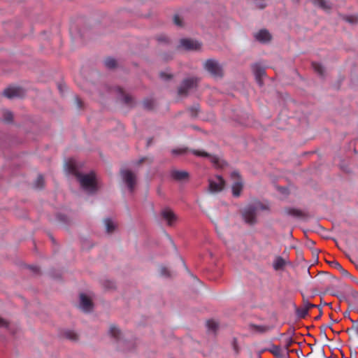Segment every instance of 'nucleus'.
Returning a JSON list of instances; mask_svg holds the SVG:
<instances>
[{
  "label": "nucleus",
  "instance_id": "f257e3e1",
  "mask_svg": "<svg viewBox=\"0 0 358 358\" xmlns=\"http://www.w3.org/2000/svg\"><path fill=\"white\" fill-rule=\"evenodd\" d=\"M66 173L74 177L81 188L88 194H92L98 189V182L94 172L83 173L80 171L78 162L73 159H69L64 165Z\"/></svg>",
  "mask_w": 358,
  "mask_h": 358
},
{
  "label": "nucleus",
  "instance_id": "f03ea898",
  "mask_svg": "<svg viewBox=\"0 0 358 358\" xmlns=\"http://www.w3.org/2000/svg\"><path fill=\"white\" fill-rule=\"evenodd\" d=\"M268 209L269 206L267 203L255 201L242 210V217L246 223L252 225L257 222V217L259 212L268 210Z\"/></svg>",
  "mask_w": 358,
  "mask_h": 358
},
{
  "label": "nucleus",
  "instance_id": "7ed1b4c3",
  "mask_svg": "<svg viewBox=\"0 0 358 358\" xmlns=\"http://www.w3.org/2000/svg\"><path fill=\"white\" fill-rule=\"evenodd\" d=\"M204 69L215 78H220L223 76V67L218 61L214 59H207L203 63Z\"/></svg>",
  "mask_w": 358,
  "mask_h": 358
},
{
  "label": "nucleus",
  "instance_id": "20e7f679",
  "mask_svg": "<svg viewBox=\"0 0 358 358\" xmlns=\"http://www.w3.org/2000/svg\"><path fill=\"white\" fill-rule=\"evenodd\" d=\"M225 186V181L220 176H215L208 180V191L210 193L221 192Z\"/></svg>",
  "mask_w": 358,
  "mask_h": 358
},
{
  "label": "nucleus",
  "instance_id": "39448f33",
  "mask_svg": "<svg viewBox=\"0 0 358 358\" xmlns=\"http://www.w3.org/2000/svg\"><path fill=\"white\" fill-rule=\"evenodd\" d=\"M231 179L234 180L232 184V194L235 197H238L241 195V191L243 187V182L239 173L237 171H233L231 174Z\"/></svg>",
  "mask_w": 358,
  "mask_h": 358
},
{
  "label": "nucleus",
  "instance_id": "423d86ee",
  "mask_svg": "<svg viewBox=\"0 0 358 358\" xmlns=\"http://www.w3.org/2000/svg\"><path fill=\"white\" fill-rule=\"evenodd\" d=\"M121 176L129 190L133 192L136 182V175L131 171L124 169L121 171Z\"/></svg>",
  "mask_w": 358,
  "mask_h": 358
},
{
  "label": "nucleus",
  "instance_id": "0eeeda50",
  "mask_svg": "<svg viewBox=\"0 0 358 358\" xmlns=\"http://www.w3.org/2000/svg\"><path fill=\"white\" fill-rule=\"evenodd\" d=\"M192 153L198 157H207L210 162L216 168H222L225 165V162L217 156H212L204 151L193 150Z\"/></svg>",
  "mask_w": 358,
  "mask_h": 358
},
{
  "label": "nucleus",
  "instance_id": "6e6552de",
  "mask_svg": "<svg viewBox=\"0 0 358 358\" xmlns=\"http://www.w3.org/2000/svg\"><path fill=\"white\" fill-rule=\"evenodd\" d=\"M197 80L195 78H189L183 80L178 88V94L180 95H185L187 92L196 87Z\"/></svg>",
  "mask_w": 358,
  "mask_h": 358
},
{
  "label": "nucleus",
  "instance_id": "1a4fd4ad",
  "mask_svg": "<svg viewBox=\"0 0 358 358\" xmlns=\"http://www.w3.org/2000/svg\"><path fill=\"white\" fill-rule=\"evenodd\" d=\"M161 216L169 226H173L178 220L177 215L170 208L162 209Z\"/></svg>",
  "mask_w": 358,
  "mask_h": 358
},
{
  "label": "nucleus",
  "instance_id": "9d476101",
  "mask_svg": "<svg viewBox=\"0 0 358 358\" xmlns=\"http://www.w3.org/2000/svg\"><path fill=\"white\" fill-rule=\"evenodd\" d=\"M180 45L183 49L187 50H197L201 46L199 41L188 38L181 39Z\"/></svg>",
  "mask_w": 358,
  "mask_h": 358
},
{
  "label": "nucleus",
  "instance_id": "9b49d317",
  "mask_svg": "<svg viewBox=\"0 0 358 358\" xmlns=\"http://www.w3.org/2000/svg\"><path fill=\"white\" fill-rule=\"evenodd\" d=\"M25 92L22 87H12L6 89L3 92L5 96L8 99L22 97L24 95Z\"/></svg>",
  "mask_w": 358,
  "mask_h": 358
},
{
  "label": "nucleus",
  "instance_id": "f8f14e48",
  "mask_svg": "<svg viewBox=\"0 0 358 358\" xmlns=\"http://www.w3.org/2000/svg\"><path fill=\"white\" fill-rule=\"evenodd\" d=\"M80 308L84 312H90L92 310L93 304L92 300L85 294L80 295Z\"/></svg>",
  "mask_w": 358,
  "mask_h": 358
},
{
  "label": "nucleus",
  "instance_id": "ddd939ff",
  "mask_svg": "<svg viewBox=\"0 0 358 358\" xmlns=\"http://www.w3.org/2000/svg\"><path fill=\"white\" fill-rule=\"evenodd\" d=\"M314 307H316V306L313 303H310L308 301H304L303 305L296 309V313L298 317H306L308 313L309 309Z\"/></svg>",
  "mask_w": 358,
  "mask_h": 358
},
{
  "label": "nucleus",
  "instance_id": "4468645a",
  "mask_svg": "<svg viewBox=\"0 0 358 358\" xmlns=\"http://www.w3.org/2000/svg\"><path fill=\"white\" fill-rule=\"evenodd\" d=\"M252 68L257 83L259 86H262L263 85L262 78L265 76L264 69L257 64H254Z\"/></svg>",
  "mask_w": 358,
  "mask_h": 358
},
{
  "label": "nucleus",
  "instance_id": "2eb2a0df",
  "mask_svg": "<svg viewBox=\"0 0 358 358\" xmlns=\"http://www.w3.org/2000/svg\"><path fill=\"white\" fill-rule=\"evenodd\" d=\"M255 37L258 41L262 43H267L271 39V34L266 29H262L257 32Z\"/></svg>",
  "mask_w": 358,
  "mask_h": 358
},
{
  "label": "nucleus",
  "instance_id": "dca6fc26",
  "mask_svg": "<svg viewBox=\"0 0 358 358\" xmlns=\"http://www.w3.org/2000/svg\"><path fill=\"white\" fill-rule=\"evenodd\" d=\"M171 174L174 180L178 181L187 180L189 177V173L185 171L173 170Z\"/></svg>",
  "mask_w": 358,
  "mask_h": 358
},
{
  "label": "nucleus",
  "instance_id": "f3484780",
  "mask_svg": "<svg viewBox=\"0 0 358 358\" xmlns=\"http://www.w3.org/2000/svg\"><path fill=\"white\" fill-rule=\"evenodd\" d=\"M313 4L321 9L328 10L331 8V3L327 0H312Z\"/></svg>",
  "mask_w": 358,
  "mask_h": 358
},
{
  "label": "nucleus",
  "instance_id": "a211bd4d",
  "mask_svg": "<svg viewBox=\"0 0 358 358\" xmlns=\"http://www.w3.org/2000/svg\"><path fill=\"white\" fill-rule=\"evenodd\" d=\"M285 264L286 261L282 257H277L273 262V267L275 271H278L283 268Z\"/></svg>",
  "mask_w": 358,
  "mask_h": 358
},
{
  "label": "nucleus",
  "instance_id": "6ab92c4d",
  "mask_svg": "<svg viewBox=\"0 0 358 358\" xmlns=\"http://www.w3.org/2000/svg\"><path fill=\"white\" fill-rule=\"evenodd\" d=\"M328 263L331 266L338 270L342 273L343 275L346 277L350 276L349 272L344 269L338 262L334 260L329 262Z\"/></svg>",
  "mask_w": 358,
  "mask_h": 358
},
{
  "label": "nucleus",
  "instance_id": "aec40b11",
  "mask_svg": "<svg viewBox=\"0 0 358 358\" xmlns=\"http://www.w3.org/2000/svg\"><path fill=\"white\" fill-rule=\"evenodd\" d=\"M108 332L110 336L115 340H118L121 336L120 330L115 324L110 326Z\"/></svg>",
  "mask_w": 358,
  "mask_h": 358
},
{
  "label": "nucleus",
  "instance_id": "412c9836",
  "mask_svg": "<svg viewBox=\"0 0 358 358\" xmlns=\"http://www.w3.org/2000/svg\"><path fill=\"white\" fill-rule=\"evenodd\" d=\"M104 224H105L106 231L108 234L112 233L116 227L115 223L112 220H110L109 218L104 220Z\"/></svg>",
  "mask_w": 358,
  "mask_h": 358
},
{
  "label": "nucleus",
  "instance_id": "4be33fe9",
  "mask_svg": "<svg viewBox=\"0 0 358 358\" xmlns=\"http://www.w3.org/2000/svg\"><path fill=\"white\" fill-rule=\"evenodd\" d=\"M268 350L278 358H282L283 356L282 350L280 346L273 345Z\"/></svg>",
  "mask_w": 358,
  "mask_h": 358
},
{
  "label": "nucleus",
  "instance_id": "5701e85b",
  "mask_svg": "<svg viewBox=\"0 0 358 358\" xmlns=\"http://www.w3.org/2000/svg\"><path fill=\"white\" fill-rule=\"evenodd\" d=\"M63 336L70 341H76L78 339V334L72 330H65L63 332Z\"/></svg>",
  "mask_w": 358,
  "mask_h": 358
},
{
  "label": "nucleus",
  "instance_id": "b1692460",
  "mask_svg": "<svg viewBox=\"0 0 358 358\" xmlns=\"http://www.w3.org/2000/svg\"><path fill=\"white\" fill-rule=\"evenodd\" d=\"M312 66H313L314 71L317 73H318L320 76L324 75V68L320 63L313 62Z\"/></svg>",
  "mask_w": 358,
  "mask_h": 358
},
{
  "label": "nucleus",
  "instance_id": "393cba45",
  "mask_svg": "<svg viewBox=\"0 0 358 358\" xmlns=\"http://www.w3.org/2000/svg\"><path fill=\"white\" fill-rule=\"evenodd\" d=\"M13 115L9 110H4L3 112V120L6 122H11L13 121Z\"/></svg>",
  "mask_w": 358,
  "mask_h": 358
},
{
  "label": "nucleus",
  "instance_id": "a878e982",
  "mask_svg": "<svg viewBox=\"0 0 358 358\" xmlns=\"http://www.w3.org/2000/svg\"><path fill=\"white\" fill-rule=\"evenodd\" d=\"M206 325L208 329L213 332L218 328V323L215 320H208Z\"/></svg>",
  "mask_w": 358,
  "mask_h": 358
},
{
  "label": "nucleus",
  "instance_id": "bb28decb",
  "mask_svg": "<svg viewBox=\"0 0 358 358\" xmlns=\"http://www.w3.org/2000/svg\"><path fill=\"white\" fill-rule=\"evenodd\" d=\"M0 328H2V329H7L9 332L10 333H13L10 326L9 325L8 322L5 320L4 319L0 317Z\"/></svg>",
  "mask_w": 358,
  "mask_h": 358
},
{
  "label": "nucleus",
  "instance_id": "cd10ccee",
  "mask_svg": "<svg viewBox=\"0 0 358 358\" xmlns=\"http://www.w3.org/2000/svg\"><path fill=\"white\" fill-rule=\"evenodd\" d=\"M254 1L256 6L262 9L267 6L268 0H254Z\"/></svg>",
  "mask_w": 358,
  "mask_h": 358
},
{
  "label": "nucleus",
  "instance_id": "c85d7f7f",
  "mask_svg": "<svg viewBox=\"0 0 358 358\" xmlns=\"http://www.w3.org/2000/svg\"><path fill=\"white\" fill-rule=\"evenodd\" d=\"M105 65L110 69L114 68L116 66V61L113 58H108L105 60Z\"/></svg>",
  "mask_w": 358,
  "mask_h": 358
},
{
  "label": "nucleus",
  "instance_id": "c756f323",
  "mask_svg": "<svg viewBox=\"0 0 358 358\" xmlns=\"http://www.w3.org/2000/svg\"><path fill=\"white\" fill-rule=\"evenodd\" d=\"M287 213L294 217H300L302 213L300 210L294 208H291L287 210Z\"/></svg>",
  "mask_w": 358,
  "mask_h": 358
},
{
  "label": "nucleus",
  "instance_id": "7c9ffc66",
  "mask_svg": "<svg viewBox=\"0 0 358 358\" xmlns=\"http://www.w3.org/2000/svg\"><path fill=\"white\" fill-rule=\"evenodd\" d=\"M345 20L351 24H356L358 22V17L356 16H348Z\"/></svg>",
  "mask_w": 358,
  "mask_h": 358
},
{
  "label": "nucleus",
  "instance_id": "2f4dec72",
  "mask_svg": "<svg viewBox=\"0 0 358 358\" xmlns=\"http://www.w3.org/2000/svg\"><path fill=\"white\" fill-rule=\"evenodd\" d=\"M186 152L185 149H175L172 150L173 155H182Z\"/></svg>",
  "mask_w": 358,
  "mask_h": 358
},
{
  "label": "nucleus",
  "instance_id": "473e14b6",
  "mask_svg": "<svg viewBox=\"0 0 358 358\" xmlns=\"http://www.w3.org/2000/svg\"><path fill=\"white\" fill-rule=\"evenodd\" d=\"M174 23L178 26L182 25V20L180 18L179 16L177 15L174 17Z\"/></svg>",
  "mask_w": 358,
  "mask_h": 358
},
{
  "label": "nucleus",
  "instance_id": "72a5a7b5",
  "mask_svg": "<svg viewBox=\"0 0 358 358\" xmlns=\"http://www.w3.org/2000/svg\"><path fill=\"white\" fill-rule=\"evenodd\" d=\"M76 103H77V105H78V107L79 108H80L82 107V101L78 98V97H76Z\"/></svg>",
  "mask_w": 358,
  "mask_h": 358
},
{
  "label": "nucleus",
  "instance_id": "f704fd0d",
  "mask_svg": "<svg viewBox=\"0 0 358 358\" xmlns=\"http://www.w3.org/2000/svg\"><path fill=\"white\" fill-rule=\"evenodd\" d=\"M131 98L128 96H124V101L127 103H129Z\"/></svg>",
  "mask_w": 358,
  "mask_h": 358
},
{
  "label": "nucleus",
  "instance_id": "c9c22d12",
  "mask_svg": "<svg viewBox=\"0 0 358 358\" xmlns=\"http://www.w3.org/2000/svg\"><path fill=\"white\" fill-rule=\"evenodd\" d=\"M58 88H59V90L60 92H61V93H62V92H63V90H62V85H58Z\"/></svg>",
  "mask_w": 358,
  "mask_h": 358
},
{
  "label": "nucleus",
  "instance_id": "e433bc0d",
  "mask_svg": "<svg viewBox=\"0 0 358 358\" xmlns=\"http://www.w3.org/2000/svg\"><path fill=\"white\" fill-rule=\"evenodd\" d=\"M162 273L164 275H166V268H162Z\"/></svg>",
  "mask_w": 358,
  "mask_h": 358
},
{
  "label": "nucleus",
  "instance_id": "4c0bfd02",
  "mask_svg": "<svg viewBox=\"0 0 358 358\" xmlns=\"http://www.w3.org/2000/svg\"><path fill=\"white\" fill-rule=\"evenodd\" d=\"M50 238L53 241V238L52 236H50Z\"/></svg>",
  "mask_w": 358,
  "mask_h": 358
},
{
  "label": "nucleus",
  "instance_id": "58836bf2",
  "mask_svg": "<svg viewBox=\"0 0 358 358\" xmlns=\"http://www.w3.org/2000/svg\"><path fill=\"white\" fill-rule=\"evenodd\" d=\"M357 331H358V327H357Z\"/></svg>",
  "mask_w": 358,
  "mask_h": 358
}]
</instances>
